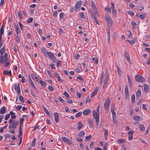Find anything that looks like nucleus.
Listing matches in <instances>:
<instances>
[{"instance_id":"obj_29","label":"nucleus","mask_w":150,"mask_h":150,"mask_svg":"<svg viewBox=\"0 0 150 150\" xmlns=\"http://www.w3.org/2000/svg\"><path fill=\"white\" fill-rule=\"evenodd\" d=\"M4 60L5 61V59L3 55H1L0 56V63L3 64L4 62Z\"/></svg>"},{"instance_id":"obj_25","label":"nucleus","mask_w":150,"mask_h":150,"mask_svg":"<svg viewBox=\"0 0 150 150\" xmlns=\"http://www.w3.org/2000/svg\"><path fill=\"white\" fill-rule=\"evenodd\" d=\"M10 62L8 59H5L4 65L5 67L8 66Z\"/></svg>"},{"instance_id":"obj_3","label":"nucleus","mask_w":150,"mask_h":150,"mask_svg":"<svg viewBox=\"0 0 150 150\" xmlns=\"http://www.w3.org/2000/svg\"><path fill=\"white\" fill-rule=\"evenodd\" d=\"M91 6L94 13L96 15H99V11L97 8L95 3L93 1H91Z\"/></svg>"},{"instance_id":"obj_5","label":"nucleus","mask_w":150,"mask_h":150,"mask_svg":"<svg viewBox=\"0 0 150 150\" xmlns=\"http://www.w3.org/2000/svg\"><path fill=\"white\" fill-rule=\"evenodd\" d=\"M47 52V55H48L49 58L54 63H55L56 62V61L57 60L56 57H55L54 55L52 53L50 52Z\"/></svg>"},{"instance_id":"obj_23","label":"nucleus","mask_w":150,"mask_h":150,"mask_svg":"<svg viewBox=\"0 0 150 150\" xmlns=\"http://www.w3.org/2000/svg\"><path fill=\"white\" fill-rule=\"evenodd\" d=\"M108 76H106V77L105 78L104 80V82L103 86V88H104L105 86H106L107 84H108Z\"/></svg>"},{"instance_id":"obj_26","label":"nucleus","mask_w":150,"mask_h":150,"mask_svg":"<svg viewBox=\"0 0 150 150\" xmlns=\"http://www.w3.org/2000/svg\"><path fill=\"white\" fill-rule=\"evenodd\" d=\"M78 129L80 130L81 128L83 126V125L82 123L81 122H79L78 123Z\"/></svg>"},{"instance_id":"obj_58","label":"nucleus","mask_w":150,"mask_h":150,"mask_svg":"<svg viewBox=\"0 0 150 150\" xmlns=\"http://www.w3.org/2000/svg\"><path fill=\"white\" fill-rule=\"evenodd\" d=\"M16 40L18 43H19L20 38L18 35H16Z\"/></svg>"},{"instance_id":"obj_56","label":"nucleus","mask_w":150,"mask_h":150,"mask_svg":"<svg viewBox=\"0 0 150 150\" xmlns=\"http://www.w3.org/2000/svg\"><path fill=\"white\" fill-rule=\"evenodd\" d=\"M64 13H61L59 14V18L60 19L62 20L64 18Z\"/></svg>"},{"instance_id":"obj_38","label":"nucleus","mask_w":150,"mask_h":150,"mask_svg":"<svg viewBox=\"0 0 150 150\" xmlns=\"http://www.w3.org/2000/svg\"><path fill=\"white\" fill-rule=\"evenodd\" d=\"M32 77L37 81H40L39 79L34 74L31 75Z\"/></svg>"},{"instance_id":"obj_59","label":"nucleus","mask_w":150,"mask_h":150,"mask_svg":"<svg viewBox=\"0 0 150 150\" xmlns=\"http://www.w3.org/2000/svg\"><path fill=\"white\" fill-rule=\"evenodd\" d=\"M63 94L66 97H67L68 98L70 96L69 95L66 91H64V92Z\"/></svg>"},{"instance_id":"obj_55","label":"nucleus","mask_w":150,"mask_h":150,"mask_svg":"<svg viewBox=\"0 0 150 150\" xmlns=\"http://www.w3.org/2000/svg\"><path fill=\"white\" fill-rule=\"evenodd\" d=\"M19 99L22 103L24 102V100L23 96L22 95H20L19 97Z\"/></svg>"},{"instance_id":"obj_21","label":"nucleus","mask_w":150,"mask_h":150,"mask_svg":"<svg viewBox=\"0 0 150 150\" xmlns=\"http://www.w3.org/2000/svg\"><path fill=\"white\" fill-rule=\"evenodd\" d=\"M112 114V118L114 123H115V120L116 119V112L115 111L111 112Z\"/></svg>"},{"instance_id":"obj_6","label":"nucleus","mask_w":150,"mask_h":150,"mask_svg":"<svg viewBox=\"0 0 150 150\" xmlns=\"http://www.w3.org/2000/svg\"><path fill=\"white\" fill-rule=\"evenodd\" d=\"M135 80L138 82H143L145 81V79L143 77L139 75H137L135 76Z\"/></svg>"},{"instance_id":"obj_30","label":"nucleus","mask_w":150,"mask_h":150,"mask_svg":"<svg viewBox=\"0 0 150 150\" xmlns=\"http://www.w3.org/2000/svg\"><path fill=\"white\" fill-rule=\"evenodd\" d=\"M43 109L44 112L48 115H50V113L49 111L45 107L43 106Z\"/></svg>"},{"instance_id":"obj_60","label":"nucleus","mask_w":150,"mask_h":150,"mask_svg":"<svg viewBox=\"0 0 150 150\" xmlns=\"http://www.w3.org/2000/svg\"><path fill=\"white\" fill-rule=\"evenodd\" d=\"M24 120V119L23 118H21L20 119V125H23V122Z\"/></svg>"},{"instance_id":"obj_35","label":"nucleus","mask_w":150,"mask_h":150,"mask_svg":"<svg viewBox=\"0 0 150 150\" xmlns=\"http://www.w3.org/2000/svg\"><path fill=\"white\" fill-rule=\"evenodd\" d=\"M147 14L146 13H144L142 14L139 15V18L143 19L145 18V16H146Z\"/></svg>"},{"instance_id":"obj_8","label":"nucleus","mask_w":150,"mask_h":150,"mask_svg":"<svg viewBox=\"0 0 150 150\" xmlns=\"http://www.w3.org/2000/svg\"><path fill=\"white\" fill-rule=\"evenodd\" d=\"M82 4V1H80L79 2H76L75 5L74 10L76 12L78 11L79 8H80Z\"/></svg>"},{"instance_id":"obj_37","label":"nucleus","mask_w":150,"mask_h":150,"mask_svg":"<svg viewBox=\"0 0 150 150\" xmlns=\"http://www.w3.org/2000/svg\"><path fill=\"white\" fill-rule=\"evenodd\" d=\"M116 68L117 69L118 74V75L120 76L122 74L121 69L118 66H117Z\"/></svg>"},{"instance_id":"obj_28","label":"nucleus","mask_w":150,"mask_h":150,"mask_svg":"<svg viewBox=\"0 0 150 150\" xmlns=\"http://www.w3.org/2000/svg\"><path fill=\"white\" fill-rule=\"evenodd\" d=\"M10 114L11 115V117L12 119H14L16 118V116L15 115V113L12 111H11L10 112Z\"/></svg>"},{"instance_id":"obj_24","label":"nucleus","mask_w":150,"mask_h":150,"mask_svg":"<svg viewBox=\"0 0 150 150\" xmlns=\"http://www.w3.org/2000/svg\"><path fill=\"white\" fill-rule=\"evenodd\" d=\"M127 41L129 42L132 45H133L135 43V40L134 38H133L131 40H127Z\"/></svg>"},{"instance_id":"obj_48","label":"nucleus","mask_w":150,"mask_h":150,"mask_svg":"<svg viewBox=\"0 0 150 150\" xmlns=\"http://www.w3.org/2000/svg\"><path fill=\"white\" fill-rule=\"evenodd\" d=\"M5 52L4 46L1 49L0 53L1 54L3 55Z\"/></svg>"},{"instance_id":"obj_33","label":"nucleus","mask_w":150,"mask_h":150,"mask_svg":"<svg viewBox=\"0 0 150 150\" xmlns=\"http://www.w3.org/2000/svg\"><path fill=\"white\" fill-rule=\"evenodd\" d=\"M140 130L142 132H144L145 130V128L143 125H140L139 126Z\"/></svg>"},{"instance_id":"obj_11","label":"nucleus","mask_w":150,"mask_h":150,"mask_svg":"<svg viewBox=\"0 0 150 150\" xmlns=\"http://www.w3.org/2000/svg\"><path fill=\"white\" fill-rule=\"evenodd\" d=\"M54 119L56 122L57 123L59 121V115L57 112L54 113Z\"/></svg>"},{"instance_id":"obj_18","label":"nucleus","mask_w":150,"mask_h":150,"mask_svg":"<svg viewBox=\"0 0 150 150\" xmlns=\"http://www.w3.org/2000/svg\"><path fill=\"white\" fill-rule=\"evenodd\" d=\"M61 139L63 141H64L65 142L69 144H70V143L71 142L69 140L65 137H63Z\"/></svg>"},{"instance_id":"obj_61","label":"nucleus","mask_w":150,"mask_h":150,"mask_svg":"<svg viewBox=\"0 0 150 150\" xmlns=\"http://www.w3.org/2000/svg\"><path fill=\"white\" fill-rule=\"evenodd\" d=\"M111 8L112 9V10H114L115 9V5L114 4L113 2H111Z\"/></svg>"},{"instance_id":"obj_57","label":"nucleus","mask_w":150,"mask_h":150,"mask_svg":"<svg viewBox=\"0 0 150 150\" xmlns=\"http://www.w3.org/2000/svg\"><path fill=\"white\" fill-rule=\"evenodd\" d=\"M80 16L81 18L83 19H85V16L84 14L82 13H80Z\"/></svg>"},{"instance_id":"obj_41","label":"nucleus","mask_w":150,"mask_h":150,"mask_svg":"<svg viewBox=\"0 0 150 150\" xmlns=\"http://www.w3.org/2000/svg\"><path fill=\"white\" fill-rule=\"evenodd\" d=\"M92 60L95 61V63L96 64H98V59L97 58L93 57L92 59Z\"/></svg>"},{"instance_id":"obj_2","label":"nucleus","mask_w":150,"mask_h":150,"mask_svg":"<svg viewBox=\"0 0 150 150\" xmlns=\"http://www.w3.org/2000/svg\"><path fill=\"white\" fill-rule=\"evenodd\" d=\"M105 19L109 27L111 26L113 23V21L111 16L108 14H105Z\"/></svg>"},{"instance_id":"obj_19","label":"nucleus","mask_w":150,"mask_h":150,"mask_svg":"<svg viewBox=\"0 0 150 150\" xmlns=\"http://www.w3.org/2000/svg\"><path fill=\"white\" fill-rule=\"evenodd\" d=\"M134 120L136 121H139L142 120L141 118L138 115H135L133 117Z\"/></svg>"},{"instance_id":"obj_4","label":"nucleus","mask_w":150,"mask_h":150,"mask_svg":"<svg viewBox=\"0 0 150 150\" xmlns=\"http://www.w3.org/2000/svg\"><path fill=\"white\" fill-rule=\"evenodd\" d=\"M18 123V121L13 120V122L10 123L8 127L9 129H16V126Z\"/></svg>"},{"instance_id":"obj_64","label":"nucleus","mask_w":150,"mask_h":150,"mask_svg":"<svg viewBox=\"0 0 150 150\" xmlns=\"http://www.w3.org/2000/svg\"><path fill=\"white\" fill-rule=\"evenodd\" d=\"M85 132L84 131H81L79 133V135L80 136H82L85 134Z\"/></svg>"},{"instance_id":"obj_39","label":"nucleus","mask_w":150,"mask_h":150,"mask_svg":"<svg viewBox=\"0 0 150 150\" xmlns=\"http://www.w3.org/2000/svg\"><path fill=\"white\" fill-rule=\"evenodd\" d=\"M131 24L132 25V27L133 29H135L136 26L137 25V24L134 21H132L131 22Z\"/></svg>"},{"instance_id":"obj_32","label":"nucleus","mask_w":150,"mask_h":150,"mask_svg":"<svg viewBox=\"0 0 150 150\" xmlns=\"http://www.w3.org/2000/svg\"><path fill=\"white\" fill-rule=\"evenodd\" d=\"M98 88H96L95 90L94 91L91 93V98L93 97L96 93L97 91H98Z\"/></svg>"},{"instance_id":"obj_27","label":"nucleus","mask_w":150,"mask_h":150,"mask_svg":"<svg viewBox=\"0 0 150 150\" xmlns=\"http://www.w3.org/2000/svg\"><path fill=\"white\" fill-rule=\"evenodd\" d=\"M141 94V90L139 88L138 89L136 93V96L137 98L139 97Z\"/></svg>"},{"instance_id":"obj_53","label":"nucleus","mask_w":150,"mask_h":150,"mask_svg":"<svg viewBox=\"0 0 150 150\" xmlns=\"http://www.w3.org/2000/svg\"><path fill=\"white\" fill-rule=\"evenodd\" d=\"M137 8L140 11H141L144 9V7L142 6H138L137 7Z\"/></svg>"},{"instance_id":"obj_22","label":"nucleus","mask_w":150,"mask_h":150,"mask_svg":"<svg viewBox=\"0 0 150 150\" xmlns=\"http://www.w3.org/2000/svg\"><path fill=\"white\" fill-rule=\"evenodd\" d=\"M54 75L57 78V81L59 82H61L62 81V80L61 79L60 77L59 74L57 73H55L54 74Z\"/></svg>"},{"instance_id":"obj_44","label":"nucleus","mask_w":150,"mask_h":150,"mask_svg":"<svg viewBox=\"0 0 150 150\" xmlns=\"http://www.w3.org/2000/svg\"><path fill=\"white\" fill-rule=\"evenodd\" d=\"M108 43H109L110 40V31L108 32Z\"/></svg>"},{"instance_id":"obj_34","label":"nucleus","mask_w":150,"mask_h":150,"mask_svg":"<svg viewBox=\"0 0 150 150\" xmlns=\"http://www.w3.org/2000/svg\"><path fill=\"white\" fill-rule=\"evenodd\" d=\"M39 82L42 86L44 87L46 86L47 83L45 81L42 80H40Z\"/></svg>"},{"instance_id":"obj_15","label":"nucleus","mask_w":150,"mask_h":150,"mask_svg":"<svg viewBox=\"0 0 150 150\" xmlns=\"http://www.w3.org/2000/svg\"><path fill=\"white\" fill-rule=\"evenodd\" d=\"M41 51L45 56H46L47 54V52H49L47 51L46 48L44 47L42 48Z\"/></svg>"},{"instance_id":"obj_17","label":"nucleus","mask_w":150,"mask_h":150,"mask_svg":"<svg viewBox=\"0 0 150 150\" xmlns=\"http://www.w3.org/2000/svg\"><path fill=\"white\" fill-rule=\"evenodd\" d=\"M6 108L5 107H2L0 110V115L4 114L6 113Z\"/></svg>"},{"instance_id":"obj_40","label":"nucleus","mask_w":150,"mask_h":150,"mask_svg":"<svg viewBox=\"0 0 150 150\" xmlns=\"http://www.w3.org/2000/svg\"><path fill=\"white\" fill-rule=\"evenodd\" d=\"M105 10L106 12L108 13H110L111 11V8L108 6L105 7Z\"/></svg>"},{"instance_id":"obj_47","label":"nucleus","mask_w":150,"mask_h":150,"mask_svg":"<svg viewBox=\"0 0 150 150\" xmlns=\"http://www.w3.org/2000/svg\"><path fill=\"white\" fill-rule=\"evenodd\" d=\"M128 37L129 38H132V35L131 32L129 30L127 31Z\"/></svg>"},{"instance_id":"obj_12","label":"nucleus","mask_w":150,"mask_h":150,"mask_svg":"<svg viewBox=\"0 0 150 150\" xmlns=\"http://www.w3.org/2000/svg\"><path fill=\"white\" fill-rule=\"evenodd\" d=\"M134 133V131L133 130H130L129 132H128L129 140H131L132 139Z\"/></svg>"},{"instance_id":"obj_7","label":"nucleus","mask_w":150,"mask_h":150,"mask_svg":"<svg viewBox=\"0 0 150 150\" xmlns=\"http://www.w3.org/2000/svg\"><path fill=\"white\" fill-rule=\"evenodd\" d=\"M110 100L109 98H108L105 100L104 105V108L106 110H108V108L110 105Z\"/></svg>"},{"instance_id":"obj_51","label":"nucleus","mask_w":150,"mask_h":150,"mask_svg":"<svg viewBox=\"0 0 150 150\" xmlns=\"http://www.w3.org/2000/svg\"><path fill=\"white\" fill-rule=\"evenodd\" d=\"M135 96L134 95L132 94L131 97V101L133 103L134 102L135 100Z\"/></svg>"},{"instance_id":"obj_1","label":"nucleus","mask_w":150,"mask_h":150,"mask_svg":"<svg viewBox=\"0 0 150 150\" xmlns=\"http://www.w3.org/2000/svg\"><path fill=\"white\" fill-rule=\"evenodd\" d=\"M100 104H99L96 108V110H94L93 111V117L95 119L96 127H98L99 122V111Z\"/></svg>"},{"instance_id":"obj_14","label":"nucleus","mask_w":150,"mask_h":150,"mask_svg":"<svg viewBox=\"0 0 150 150\" xmlns=\"http://www.w3.org/2000/svg\"><path fill=\"white\" fill-rule=\"evenodd\" d=\"M91 112L90 109L88 108L85 110L83 112V114L84 115H87L88 114Z\"/></svg>"},{"instance_id":"obj_43","label":"nucleus","mask_w":150,"mask_h":150,"mask_svg":"<svg viewBox=\"0 0 150 150\" xmlns=\"http://www.w3.org/2000/svg\"><path fill=\"white\" fill-rule=\"evenodd\" d=\"M125 93L126 95H127L129 93L128 88L127 86H126L125 87Z\"/></svg>"},{"instance_id":"obj_9","label":"nucleus","mask_w":150,"mask_h":150,"mask_svg":"<svg viewBox=\"0 0 150 150\" xmlns=\"http://www.w3.org/2000/svg\"><path fill=\"white\" fill-rule=\"evenodd\" d=\"M14 89L17 92L18 95H19L21 94L20 88V84L18 83L17 85L16 83L14 85Z\"/></svg>"},{"instance_id":"obj_20","label":"nucleus","mask_w":150,"mask_h":150,"mask_svg":"<svg viewBox=\"0 0 150 150\" xmlns=\"http://www.w3.org/2000/svg\"><path fill=\"white\" fill-rule=\"evenodd\" d=\"M14 26L15 29V31L17 34L16 35H18L19 33V31L20 30V29H19L18 26L15 24L14 25Z\"/></svg>"},{"instance_id":"obj_62","label":"nucleus","mask_w":150,"mask_h":150,"mask_svg":"<svg viewBox=\"0 0 150 150\" xmlns=\"http://www.w3.org/2000/svg\"><path fill=\"white\" fill-rule=\"evenodd\" d=\"M33 19L32 18H29L27 20V22L28 23H29L32 21Z\"/></svg>"},{"instance_id":"obj_16","label":"nucleus","mask_w":150,"mask_h":150,"mask_svg":"<svg viewBox=\"0 0 150 150\" xmlns=\"http://www.w3.org/2000/svg\"><path fill=\"white\" fill-rule=\"evenodd\" d=\"M127 77L129 86L131 88L132 87V82L130 77L129 75L128 74H127Z\"/></svg>"},{"instance_id":"obj_10","label":"nucleus","mask_w":150,"mask_h":150,"mask_svg":"<svg viewBox=\"0 0 150 150\" xmlns=\"http://www.w3.org/2000/svg\"><path fill=\"white\" fill-rule=\"evenodd\" d=\"M124 54H125V56L126 58V60L128 61V62L129 63H131V62L130 61V56H129L128 53L127 51H125Z\"/></svg>"},{"instance_id":"obj_42","label":"nucleus","mask_w":150,"mask_h":150,"mask_svg":"<svg viewBox=\"0 0 150 150\" xmlns=\"http://www.w3.org/2000/svg\"><path fill=\"white\" fill-rule=\"evenodd\" d=\"M112 12L113 17H116L117 15L116 11V9L112 10Z\"/></svg>"},{"instance_id":"obj_54","label":"nucleus","mask_w":150,"mask_h":150,"mask_svg":"<svg viewBox=\"0 0 150 150\" xmlns=\"http://www.w3.org/2000/svg\"><path fill=\"white\" fill-rule=\"evenodd\" d=\"M48 89L51 91H53L54 89V87L51 86H50L48 87Z\"/></svg>"},{"instance_id":"obj_52","label":"nucleus","mask_w":150,"mask_h":150,"mask_svg":"<svg viewBox=\"0 0 150 150\" xmlns=\"http://www.w3.org/2000/svg\"><path fill=\"white\" fill-rule=\"evenodd\" d=\"M36 138H35L34 139H33V140L32 141V143H31V147H32L34 146L35 145V142H36Z\"/></svg>"},{"instance_id":"obj_49","label":"nucleus","mask_w":150,"mask_h":150,"mask_svg":"<svg viewBox=\"0 0 150 150\" xmlns=\"http://www.w3.org/2000/svg\"><path fill=\"white\" fill-rule=\"evenodd\" d=\"M57 61V64L58 67H60L61 64L62 62L61 61L59 60H56Z\"/></svg>"},{"instance_id":"obj_63","label":"nucleus","mask_w":150,"mask_h":150,"mask_svg":"<svg viewBox=\"0 0 150 150\" xmlns=\"http://www.w3.org/2000/svg\"><path fill=\"white\" fill-rule=\"evenodd\" d=\"M128 13L131 16H133L134 15V13L131 11H129L128 12Z\"/></svg>"},{"instance_id":"obj_45","label":"nucleus","mask_w":150,"mask_h":150,"mask_svg":"<svg viewBox=\"0 0 150 150\" xmlns=\"http://www.w3.org/2000/svg\"><path fill=\"white\" fill-rule=\"evenodd\" d=\"M149 89L148 85L147 84H144V90L145 91H147Z\"/></svg>"},{"instance_id":"obj_13","label":"nucleus","mask_w":150,"mask_h":150,"mask_svg":"<svg viewBox=\"0 0 150 150\" xmlns=\"http://www.w3.org/2000/svg\"><path fill=\"white\" fill-rule=\"evenodd\" d=\"M29 81L30 83V84L32 86L33 89L35 90H37V88L35 86L34 83H33L31 79L30 78H29Z\"/></svg>"},{"instance_id":"obj_36","label":"nucleus","mask_w":150,"mask_h":150,"mask_svg":"<svg viewBox=\"0 0 150 150\" xmlns=\"http://www.w3.org/2000/svg\"><path fill=\"white\" fill-rule=\"evenodd\" d=\"M88 122L90 127H92L93 121L90 119H88Z\"/></svg>"},{"instance_id":"obj_46","label":"nucleus","mask_w":150,"mask_h":150,"mask_svg":"<svg viewBox=\"0 0 150 150\" xmlns=\"http://www.w3.org/2000/svg\"><path fill=\"white\" fill-rule=\"evenodd\" d=\"M124 142L125 140L122 139H119L117 141V142L119 144H122Z\"/></svg>"},{"instance_id":"obj_50","label":"nucleus","mask_w":150,"mask_h":150,"mask_svg":"<svg viewBox=\"0 0 150 150\" xmlns=\"http://www.w3.org/2000/svg\"><path fill=\"white\" fill-rule=\"evenodd\" d=\"M82 114V112H79L75 115V117H76L77 118L79 117L80 116H81V115Z\"/></svg>"},{"instance_id":"obj_31","label":"nucleus","mask_w":150,"mask_h":150,"mask_svg":"<svg viewBox=\"0 0 150 150\" xmlns=\"http://www.w3.org/2000/svg\"><path fill=\"white\" fill-rule=\"evenodd\" d=\"M3 74L4 75H9L10 76H11V70H10L9 71L8 70L4 71L3 72Z\"/></svg>"}]
</instances>
